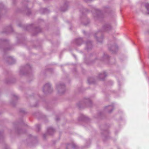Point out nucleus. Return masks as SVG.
<instances>
[{
	"instance_id": "obj_1",
	"label": "nucleus",
	"mask_w": 149,
	"mask_h": 149,
	"mask_svg": "<svg viewBox=\"0 0 149 149\" xmlns=\"http://www.w3.org/2000/svg\"><path fill=\"white\" fill-rule=\"evenodd\" d=\"M65 86L63 83H59L56 86V88L58 90L59 93H63L65 90Z\"/></svg>"
},
{
	"instance_id": "obj_2",
	"label": "nucleus",
	"mask_w": 149,
	"mask_h": 149,
	"mask_svg": "<svg viewBox=\"0 0 149 149\" xmlns=\"http://www.w3.org/2000/svg\"><path fill=\"white\" fill-rule=\"evenodd\" d=\"M52 91L51 84L49 83L45 84L43 87V91L44 93H49Z\"/></svg>"
},
{
	"instance_id": "obj_3",
	"label": "nucleus",
	"mask_w": 149,
	"mask_h": 149,
	"mask_svg": "<svg viewBox=\"0 0 149 149\" xmlns=\"http://www.w3.org/2000/svg\"><path fill=\"white\" fill-rule=\"evenodd\" d=\"M76 145L73 143L68 144L66 146V149H73L75 148Z\"/></svg>"
},
{
	"instance_id": "obj_4",
	"label": "nucleus",
	"mask_w": 149,
	"mask_h": 149,
	"mask_svg": "<svg viewBox=\"0 0 149 149\" xmlns=\"http://www.w3.org/2000/svg\"><path fill=\"white\" fill-rule=\"evenodd\" d=\"M107 76L106 72H102V73L100 74L99 76V78L101 80H104Z\"/></svg>"
},
{
	"instance_id": "obj_5",
	"label": "nucleus",
	"mask_w": 149,
	"mask_h": 149,
	"mask_svg": "<svg viewBox=\"0 0 149 149\" xmlns=\"http://www.w3.org/2000/svg\"><path fill=\"white\" fill-rule=\"evenodd\" d=\"M103 28L105 31H108L111 29V27L109 24H107L104 26Z\"/></svg>"
},
{
	"instance_id": "obj_6",
	"label": "nucleus",
	"mask_w": 149,
	"mask_h": 149,
	"mask_svg": "<svg viewBox=\"0 0 149 149\" xmlns=\"http://www.w3.org/2000/svg\"><path fill=\"white\" fill-rule=\"evenodd\" d=\"M83 42L81 38H79L76 39L75 40V43L78 45H80Z\"/></svg>"
},
{
	"instance_id": "obj_7",
	"label": "nucleus",
	"mask_w": 149,
	"mask_h": 149,
	"mask_svg": "<svg viewBox=\"0 0 149 149\" xmlns=\"http://www.w3.org/2000/svg\"><path fill=\"white\" fill-rule=\"evenodd\" d=\"M47 132L49 134L52 135L54 132V130L53 128L50 127L48 129Z\"/></svg>"
},
{
	"instance_id": "obj_8",
	"label": "nucleus",
	"mask_w": 149,
	"mask_h": 149,
	"mask_svg": "<svg viewBox=\"0 0 149 149\" xmlns=\"http://www.w3.org/2000/svg\"><path fill=\"white\" fill-rule=\"evenodd\" d=\"M86 44V45L87 48L88 49L91 48L92 47V43L90 41L87 42Z\"/></svg>"
},
{
	"instance_id": "obj_9",
	"label": "nucleus",
	"mask_w": 149,
	"mask_h": 149,
	"mask_svg": "<svg viewBox=\"0 0 149 149\" xmlns=\"http://www.w3.org/2000/svg\"><path fill=\"white\" fill-rule=\"evenodd\" d=\"M85 118V116L83 114H81L78 118V120L79 121L84 120Z\"/></svg>"
},
{
	"instance_id": "obj_10",
	"label": "nucleus",
	"mask_w": 149,
	"mask_h": 149,
	"mask_svg": "<svg viewBox=\"0 0 149 149\" xmlns=\"http://www.w3.org/2000/svg\"><path fill=\"white\" fill-rule=\"evenodd\" d=\"M9 61H10L9 63L10 64H13L15 61V60L12 57L9 58Z\"/></svg>"
},
{
	"instance_id": "obj_11",
	"label": "nucleus",
	"mask_w": 149,
	"mask_h": 149,
	"mask_svg": "<svg viewBox=\"0 0 149 149\" xmlns=\"http://www.w3.org/2000/svg\"><path fill=\"white\" fill-rule=\"evenodd\" d=\"M106 108H108V109H110V110H109L108 111L110 113L113 110V107L111 105H109L108 106L106 107Z\"/></svg>"
},
{
	"instance_id": "obj_12",
	"label": "nucleus",
	"mask_w": 149,
	"mask_h": 149,
	"mask_svg": "<svg viewBox=\"0 0 149 149\" xmlns=\"http://www.w3.org/2000/svg\"><path fill=\"white\" fill-rule=\"evenodd\" d=\"M145 6L147 9L148 13L149 14V3H146L145 5Z\"/></svg>"
},
{
	"instance_id": "obj_13",
	"label": "nucleus",
	"mask_w": 149,
	"mask_h": 149,
	"mask_svg": "<svg viewBox=\"0 0 149 149\" xmlns=\"http://www.w3.org/2000/svg\"><path fill=\"white\" fill-rule=\"evenodd\" d=\"M96 38V39L97 41L100 42H102L103 38H98L97 37Z\"/></svg>"
},
{
	"instance_id": "obj_14",
	"label": "nucleus",
	"mask_w": 149,
	"mask_h": 149,
	"mask_svg": "<svg viewBox=\"0 0 149 149\" xmlns=\"http://www.w3.org/2000/svg\"><path fill=\"white\" fill-rule=\"evenodd\" d=\"M88 103H91V102L90 100H89V99H88Z\"/></svg>"
},
{
	"instance_id": "obj_15",
	"label": "nucleus",
	"mask_w": 149,
	"mask_h": 149,
	"mask_svg": "<svg viewBox=\"0 0 149 149\" xmlns=\"http://www.w3.org/2000/svg\"><path fill=\"white\" fill-rule=\"evenodd\" d=\"M67 8H66L65 9H63V8H62L61 9V10L62 11H65V10H66L67 9Z\"/></svg>"
},
{
	"instance_id": "obj_16",
	"label": "nucleus",
	"mask_w": 149,
	"mask_h": 149,
	"mask_svg": "<svg viewBox=\"0 0 149 149\" xmlns=\"http://www.w3.org/2000/svg\"><path fill=\"white\" fill-rule=\"evenodd\" d=\"M86 2H87L88 1H92V0H84Z\"/></svg>"
},
{
	"instance_id": "obj_17",
	"label": "nucleus",
	"mask_w": 149,
	"mask_h": 149,
	"mask_svg": "<svg viewBox=\"0 0 149 149\" xmlns=\"http://www.w3.org/2000/svg\"><path fill=\"white\" fill-rule=\"evenodd\" d=\"M108 57V56L106 54H104V57Z\"/></svg>"
},
{
	"instance_id": "obj_18",
	"label": "nucleus",
	"mask_w": 149,
	"mask_h": 149,
	"mask_svg": "<svg viewBox=\"0 0 149 149\" xmlns=\"http://www.w3.org/2000/svg\"><path fill=\"white\" fill-rule=\"evenodd\" d=\"M88 82L89 83H91L89 81V79H88Z\"/></svg>"
},
{
	"instance_id": "obj_19",
	"label": "nucleus",
	"mask_w": 149,
	"mask_h": 149,
	"mask_svg": "<svg viewBox=\"0 0 149 149\" xmlns=\"http://www.w3.org/2000/svg\"><path fill=\"white\" fill-rule=\"evenodd\" d=\"M114 47H114V46H112V48H114Z\"/></svg>"
},
{
	"instance_id": "obj_20",
	"label": "nucleus",
	"mask_w": 149,
	"mask_h": 149,
	"mask_svg": "<svg viewBox=\"0 0 149 149\" xmlns=\"http://www.w3.org/2000/svg\"><path fill=\"white\" fill-rule=\"evenodd\" d=\"M38 30H39L40 31V29L39 28H38Z\"/></svg>"
},
{
	"instance_id": "obj_21",
	"label": "nucleus",
	"mask_w": 149,
	"mask_h": 149,
	"mask_svg": "<svg viewBox=\"0 0 149 149\" xmlns=\"http://www.w3.org/2000/svg\"><path fill=\"white\" fill-rule=\"evenodd\" d=\"M73 56L75 58V56L74 55H73Z\"/></svg>"
},
{
	"instance_id": "obj_22",
	"label": "nucleus",
	"mask_w": 149,
	"mask_h": 149,
	"mask_svg": "<svg viewBox=\"0 0 149 149\" xmlns=\"http://www.w3.org/2000/svg\"><path fill=\"white\" fill-rule=\"evenodd\" d=\"M109 49L110 50L112 51V49Z\"/></svg>"
},
{
	"instance_id": "obj_23",
	"label": "nucleus",
	"mask_w": 149,
	"mask_h": 149,
	"mask_svg": "<svg viewBox=\"0 0 149 149\" xmlns=\"http://www.w3.org/2000/svg\"><path fill=\"white\" fill-rule=\"evenodd\" d=\"M27 66H29V67H30V65H27Z\"/></svg>"
},
{
	"instance_id": "obj_24",
	"label": "nucleus",
	"mask_w": 149,
	"mask_h": 149,
	"mask_svg": "<svg viewBox=\"0 0 149 149\" xmlns=\"http://www.w3.org/2000/svg\"><path fill=\"white\" fill-rule=\"evenodd\" d=\"M97 15V16L98 17H99V15Z\"/></svg>"
},
{
	"instance_id": "obj_25",
	"label": "nucleus",
	"mask_w": 149,
	"mask_h": 149,
	"mask_svg": "<svg viewBox=\"0 0 149 149\" xmlns=\"http://www.w3.org/2000/svg\"><path fill=\"white\" fill-rule=\"evenodd\" d=\"M83 32H84V33H85V31H83Z\"/></svg>"
},
{
	"instance_id": "obj_26",
	"label": "nucleus",
	"mask_w": 149,
	"mask_h": 149,
	"mask_svg": "<svg viewBox=\"0 0 149 149\" xmlns=\"http://www.w3.org/2000/svg\"><path fill=\"white\" fill-rule=\"evenodd\" d=\"M56 120H58V119H57V118L56 119Z\"/></svg>"
},
{
	"instance_id": "obj_27",
	"label": "nucleus",
	"mask_w": 149,
	"mask_h": 149,
	"mask_svg": "<svg viewBox=\"0 0 149 149\" xmlns=\"http://www.w3.org/2000/svg\"><path fill=\"white\" fill-rule=\"evenodd\" d=\"M37 126L38 127V125H37Z\"/></svg>"
},
{
	"instance_id": "obj_28",
	"label": "nucleus",
	"mask_w": 149,
	"mask_h": 149,
	"mask_svg": "<svg viewBox=\"0 0 149 149\" xmlns=\"http://www.w3.org/2000/svg\"><path fill=\"white\" fill-rule=\"evenodd\" d=\"M44 136L45 137V135H44Z\"/></svg>"
}]
</instances>
